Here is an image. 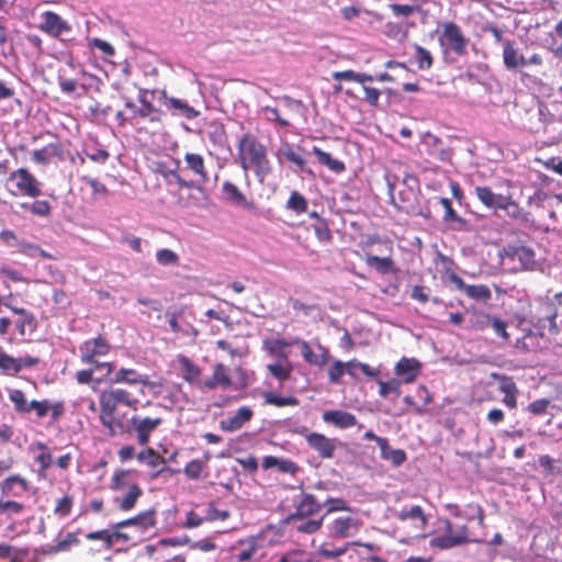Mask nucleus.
<instances>
[{"instance_id":"0eeeda50","label":"nucleus","mask_w":562,"mask_h":562,"mask_svg":"<svg viewBox=\"0 0 562 562\" xmlns=\"http://www.w3.org/2000/svg\"><path fill=\"white\" fill-rule=\"evenodd\" d=\"M117 404H124L135 408L138 404V400L133 398L131 393L123 389H113L101 394L100 409L105 412V418L115 413Z\"/></svg>"},{"instance_id":"412c9836","label":"nucleus","mask_w":562,"mask_h":562,"mask_svg":"<svg viewBox=\"0 0 562 562\" xmlns=\"http://www.w3.org/2000/svg\"><path fill=\"white\" fill-rule=\"evenodd\" d=\"M394 372L404 383H412L420 373V362L415 358L403 357L395 364Z\"/></svg>"},{"instance_id":"052dcab7","label":"nucleus","mask_w":562,"mask_h":562,"mask_svg":"<svg viewBox=\"0 0 562 562\" xmlns=\"http://www.w3.org/2000/svg\"><path fill=\"white\" fill-rule=\"evenodd\" d=\"M315 236L319 241L330 243L333 239L331 232L326 221H319L313 225Z\"/></svg>"},{"instance_id":"6e6d98bb","label":"nucleus","mask_w":562,"mask_h":562,"mask_svg":"<svg viewBox=\"0 0 562 562\" xmlns=\"http://www.w3.org/2000/svg\"><path fill=\"white\" fill-rule=\"evenodd\" d=\"M0 369L5 374H15L16 373L15 358L5 353L1 348H0Z\"/></svg>"},{"instance_id":"79ce46f5","label":"nucleus","mask_w":562,"mask_h":562,"mask_svg":"<svg viewBox=\"0 0 562 562\" xmlns=\"http://www.w3.org/2000/svg\"><path fill=\"white\" fill-rule=\"evenodd\" d=\"M15 327L16 330L21 336H24L26 333V329H29L30 334L35 331L37 327L36 319L34 315L31 312H26L23 315L19 316V318L15 321Z\"/></svg>"},{"instance_id":"72a5a7b5","label":"nucleus","mask_w":562,"mask_h":562,"mask_svg":"<svg viewBox=\"0 0 562 562\" xmlns=\"http://www.w3.org/2000/svg\"><path fill=\"white\" fill-rule=\"evenodd\" d=\"M104 413V411L100 409V420L101 424L109 429L111 436L123 435L126 431H131V426L128 428H125L122 420L114 418V414H111L109 415V417L105 418Z\"/></svg>"},{"instance_id":"5701e85b","label":"nucleus","mask_w":562,"mask_h":562,"mask_svg":"<svg viewBox=\"0 0 562 562\" xmlns=\"http://www.w3.org/2000/svg\"><path fill=\"white\" fill-rule=\"evenodd\" d=\"M203 386L207 390H228L232 386L228 369L223 363L214 364L213 374L203 382Z\"/></svg>"},{"instance_id":"a18cd8bd","label":"nucleus","mask_w":562,"mask_h":562,"mask_svg":"<svg viewBox=\"0 0 562 562\" xmlns=\"http://www.w3.org/2000/svg\"><path fill=\"white\" fill-rule=\"evenodd\" d=\"M379 384V395L381 397H387L389 394L394 393L396 396L401 394V380L391 379L390 381L376 380Z\"/></svg>"},{"instance_id":"e433bc0d","label":"nucleus","mask_w":562,"mask_h":562,"mask_svg":"<svg viewBox=\"0 0 562 562\" xmlns=\"http://www.w3.org/2000/svg\"><path fill=\"white\" fill-rule=\"evenodd\" d=\"M381 458L390 461L394 467L402 465L406 460V452L402 449H393L390 447L389 441L385 442V449L381 448Z\"/></svg>"},{"instance_id":"cd10ccee","label":"nucleus","mask_w":562,"mask_h":562,"mask_svg":"<svg viewBox=\"0 0 562 562\" xmlns=\"http://www.w3.org/2000/svg\"><path fill=\"white\" fill-rule=\"evenodd\" d=\"M262 468L265 470L277 468L279 472L290 473L292 475L296 474V472L300 470L299 465L295 462L289 459H281L274 456H266L262 460Z\"/></svg>"},{"instance_id":"09e8293b","label":"nucleus","mask_w":562,"mask_h":562,"mask_svg":"<svg viewBox=\"0 0 562 562\" xmlns=\"http://www.w3.org/2000/svg\"><path fill=\"white\" fill-rule=\"evenodd\" d=\"M286 207L297 214L307 210V200L297 191H293L286 202Z\"/></svg>"},{"instance_id":"13d9d810","label":"nucleus","mask_w":562,"mask_h":562,"mask_svg":"<svg viewBox=\"0 0 562 562\" xmlns=\"http://www.w3.org/2000/svg\"><path fill=\"white\" fill-rule=\"evenodd\" d=\"M270 374L280 382L286 381L290 378L291 369L282 366L281 363H269L267 366Z\"/></svg>"},{"instance_id":"c03bdc74","label":"nucleus","mask_w":562,"mask_h":562,"mask_svg":"<svg viewBox=\"0 0 562 562\" xmlns=\"http://www.w3.org/2000/svg\"><path fill=\"white\" fill-rule=\"evenodd\" d=\"M265 402L270 405H274L278 407L283 406H296L299 405V400L294 396H280L272 392H266L263 394Z\"/></svg>"},{"instance_id":"bb28decb","label":"nucleus","mask_w":562,"mask_h":562,"mask_svg":"<svg viewBox=\"0 0 562 562\" xmlns=\"http://www.w3.org/2000/svg\"><path fill=\"white\" fill-rule=\"evenodd\" d=\"M474 191L481 203L494 211L499 210L506 198V195L494 193L490 187H475Z\"/></svg>"},{"instance_id":"f03ea898","label":"nucleus","mask_w":562,"mask_h":562,"mask_svg":"<svg viewBox=\"0 0 562 562\" xmlns=\"http://www.w3.org/2000/svg\"><path fill=\"white\" fill-rule=\"evenodd\" d=\"M503 252L504 260L512 262L515 271H536L540 267L536 252L531 247L509 244L504 247Z\"/></svg>"},{"instance_id":"393cba45","label":"nucleus","mask_w":562,"mask_h":562,"mask_svg":"<svg viewBox=\"0 0 562 562\" xmlns=\"http://www.w3.org/2000/svg\"><path fill=\"white\" fill-rule=\"evenodd\" d=\"M323 420L340 429H347L357 425V418L353 414L339 409L324 412Z\"/></svg>"},{"instance_id":"3c124183","label":"nucleus","mask_w":562,"mask_h":562,"mask_svg":"<svg viewBox=\"0 0 562 562\" xmlns=\"http://www.w3.org/2000/svg\"><path fill=\"white\" fill-rule=\"evenodd\" d=\"M499 210L505 211L506 215L512 220H518L522 216L524 210L509 195H506Z\"/></svg>"},{"instance_id":"bf43d9fd","label":"nucleus","mask_w":562,"mask_h":562,"mask_svg":"<svg viewBox=\"0 0 562 562\" xmlns=\"http://www.w3.org/2000/svg\"><path fill=\"white\" fill-rule=\"evenodd\" d=\"M229 517L228 510H220L215 507L214 503H210L204 510V518L206 521L225 520Z\"/></svg>"},{"instance_id":"338daca9","label":"nucleus","mask_w":562,"mask_h":562,"mask_svg":"<svg viewBox=\"0 0 562 562\" xmlns=\"http://www.w3.org/2000/svg\"><path fill=\"white\" fill-rule=\"evenodd\" d=\"M29 207L33 214L38 216H48L52 211L50 204L45 200H36Z\"/></svg>"},{"instance_id":"f704fd0d","label":"nucleus","mask_w":562,"mask_h":562,"mask_svg":"<svg viewBox=\"0 0 562 562\" xmlns=\"http://www.w3.org/2000/svg\"><path fill=\"white\" fill-rule=\"evenodd\" d=\"M324 518L325 515H322L318 518H306L296 522H291L290 525H293L295 530L299 532L312 535L321 529Z\"/></svg>"},{"instance_id":"c85d7f7f","label":"nucleus","mask_w":562,"mask_h":562,"mask_svg":"<svg viewBox=\"0 0 562 562\" xmlns=\"http://www.w3.org/2000/svg\"><path fill=\"white\" fill-rule=\"evenodd\" d=\"M281 156L289 162H292L295 168L294 172H305L313 175V171L307 167V161L289 144L280 150Z\"/></svg>"},{"instance_id":"9d476101","label":"nucleus","mask_w":562,"mask_h":562,"mask_svg":"<svg viewBox=\"0 0 562 562\" xmlns=\"http://www.w3.org/2000/svg\"><path fill=\"white\" fill-rule=\"evenodd\" d=\"M186 167L182 171H190L196 179H192V182H196L199 188H194L201 193H204V187L210 182L209 173L205 170L204 159L199 154L187 153L184 155Z\"/></svg>"},{"instance_id":"8fccbe9b","label":"nucleus","mask_w":562,"mask_h":562,"mask_svg":"<svg viewBox=\"0 0 562 562\" xmlns=\"http://www.w3.org/2000/svg\"><path fill=\"white\" fill-rule=\"evenodd\" d=\"M156 261L162 267L178 266L179 256L171 249L162 248L156 252Z\"/></svg>"},{"instance_id":"ddd939ff","label":"nucleus","mask_w":562,"mask_h":562,"mask_svg":"<svg viewBox=\"0 0 562 562\" xmlns=\"http://www.w3.org/2000/svg\"><path fill=\"white\" fill-rule=\"evenodd\" d=\"M131 431L136 434L137 441L140 446H146L149 441L150 434L162 423L161 418H140L133 416L130 419Z\"/></svg>"},{"instance_id":"20e7f679","label":"nucleus","mask_w":562,"mask_h":562,"mask_svg":"<svg viewBox=\"0 0 562 562\" xmlns=\"http://www.w3.org/2000/svg\"><path fill=\"white\" fill-rule=\"evenodd\" d=\"M439 42L445 52L452 50L459 56L467 54L468 40L461 29L453 22L443 24V31Z\"/></svg>"},{"instance_id":"ea45409f","label":"nucleus","mask_w":562,"mask_h":562,"mask_svg":"<svg viewBox=\"0 0 562 562\" xmlns=\"http://www.w3.org/2000/svg\"><path fill=\"white\" fill-rule=\"evenodd\" d=\"M397 518L403 521L408 519H418L420 520L423 527H425L427 524V517L425 516L424 510L419 505H414L409 508H402L397 514Z\"/></svg>"},{"instance_id":"7ed1b4c3","label":"nucleus","mask_w":562,"mask_h":562,"mask_svg":"<svg viewBox=\"0 0 562 562\" xmlns=\"http://www.w3.org/2000/svg\"><path fill=\"white\" fill-rule=\"evenodd\" d=\"M468 533L469 528L465 525L460 526L458 530L453 532L451 521L446 520L445 533L430 539L429 546L440 550H449L470 542L471 540Z\"/></svg>"},{"instance_id":"423d86ee","label":"nucleus","mask_w":562,"mask_h":562,"mask_svg":"<svg viewBox=\"0 0 562 562\" xmlns=\"http://www.w3.org/2000/svg\"><path fill=\"white\" fill-rule=\"evenodd\" d=\"M38 29L49 36L58 40H66L71 34V25L59 14L53 11H45L42 14V22Z\"/></svg>"},{"instance_id":"5fc2aeb1","label":"nucleus","mask_w":562,"mask_h":562,"mask_svg":"<svg viewBox=\"0 0 562 562\" xmlns=\"http://www.w3.org/2000/svg\"><path fill=\"white\" fill-rule=\"evenodd\" d=\"M137 460L143 462L147 461L148 465L151 468L158 467L160 463L165 462V459L158 456L154 449L148 448L147 450H143L137 454Z\"/></svg>"},{"instance_id":"58836bf2","label":"nucleus","mask_w":562,"mask_h":562,"mask_svg":"<svg viewBox=\"0 0 562 562\" xmlns=\"http://www.w3.org/2000/svg\"><path fill=\"white\" fill-rule=\"evenodd\" d=\"M16 484L21 486V492L26 491V488H27L26 481L19 475H11L8 479H5L1 484L2 494L7 495V496L19 495V493H16L14 491V485H16Z\"/></svg>"},{"instance_id":"4d7b16f0","label":"nucleus","mask_w":562,"mask_h":562,"mask_svg":"<svg viewBox=\"0 0 562 562\" xmlns=\"http://www.w3.org/2000/svg\"><path fill=\"white\" fill-rule=\"evenodd\" d=\"M204 469V463L201 460L194 459L187 463L184 467V474L190 480H198Z\"/></svg>"},{"instance_id":"473e14b6","label":"nucleus","mask_w":562,"mask_h":562,"mask_svg":"<svg viewBox=\"0 0 562 562\" xmlns=\"http://www.w3.org/2000/svg\"><path fill=\"white\" fill-rule=\"evenodd\" d=\"M481 324L482 326L491 327L494 330V333L497 336L502 337L503 339L507 340L509 338V335L506 331L507 323L502 321L501 318L494 315L484 314L482 316Z\"/></svg>"},{"instance_id":"6e6552de","label":"nucleus","mask_w":562,"mask_h":562,"mask_svg":"<svg viewBox=\"0 0 562 562\" xmlns=\"http://www.w3.org/2000/svg\"><path fill=\"white\" fill-rule=\"evenodd\" d=\"M149 93L154 95L155 91H148L147 89L139 90L137 99L142 104L140 108L136 106L132 101H127L125 106L133 112L134 116L147 119L153 124H159L161 122L162 112L155 108L148 100L147 95Z\"/></svg>"},{"instance_id":"39448f33","label":"nucleus","mask_w":562,"mask_h":562,"mask_svg":"<svg viewBox=\"0 0 562 562\" xmlns=\"http://www.w3.org/2000/svg\"><path fill=\"white\" fill-rule=\"evenodd\" d=\"M322 508L323 504L313 494L302 493L294 506V512L286 517L285 522L291 524L306 518H315Z\"/></svg>"},{"instance_id":"a878e982","label":"nucleus","mask_w":562,"mask_h":562,"mask_svg":"<svg viewBox=\"0 0 562 562\" xmlns=\"http://www.w3.org/2000/svg\"><path fill=\"white\" fill-rule=\"evenodd\" d=\"M293 344L301 347V355L304 358V360L306 362H308L310 364L316 366V367H323L328 361V350L325 347L318 345V349H319L321 353L316 355L313 352L310 345L305 340L295 338L293 340Z\"/></svg>"},{"instance_id":"49530a36","label":"nucleus","mask_w":562,"mask_h":562,"mask_svg":"<svg viewBox=\"0 0 562 562\" xmlns=\"http://www.w3.org/2000/svg\"><path fill=\"white\" fill-rule=\"evenodd\" d=\"M93 367V373H99L97 378H94V381L100 384L102 382H109V378L112 376L111 373L113 371V363L111 362H99L95 359V362H92Z\"/></svg>"},{"instance_id":"69168bd1","label":"nucleus","mask_w":562,"mask_h":562,"mask_svg":"<svg viewBox=\"0 0 562 562\" xmlns=\"http://www.w3.org/2000/svg\"><path fill=\"white\" fill-rule=\"evenodd\" d=\"M38 448L42 450L41 453L36 457V461L41 465V472H45L52 465V454L48 451L47 447L43 443H38Z\"/></svg>"},{"instance_id":"de8ad7c7","label":"nucleus","mask_w":562,"mask_h":562,"mask_svg":"<svg viewBox=\"0 0 562 562\" xmlns=\"http://www.w3.org/2000/svg\"><path fill=\"white\" fill-rule=\"evenodd\" d=\"M347 373L351 376H356L355 369H360L361 372L368 378H375L380 373L379 369H374L367 363L359 362L358 360H351L346 363Z\"/></svg>"},{"instance_id":"2f4dec72","label":"nucleus","mask_w":562,"mask_h":562,"mask_svg":"<svg viewBox=\"0 0 562 562\" xmlns=\"http://www.w3.org/2000/svg\"><path fill=\"white\" fill-rule=\"evenodd\" d=\"M313 154L316 156L318 162L321 165L326 166L329 170H331L336 173H340V172L345 171L346 167L342 161L334 159L330 156V154L322 150L321 148L314 146Z\"/></svg>"},{"instance_id":"c9c22d12","label":"nucleus","mask_w":562,"mask_h":562,"mask_svg":"<svg viewBox=\"0 0 562 562\" xmlns=\"http://www.w3.org/2000/svg\"><path fill=\"white\" fill-rule=\"evenodd\" d=\"M179 363L183 379L189 383H195L201 374V369L186 356H179Z\"/></svg>"},{"instance_id":"e2e57ef3","label":"nucleus","mask_w":562,"mask_h":562,"mask_svg":"<svg viewBox=\"0 0 562 562\" xmlns=\"http://www.w3.org/2000/svg\"><path fill=\"white\" fill-rule=\"evenodd\" d=\"M23 504L14 501H0V514L12 516L18 515L23 509Z\"/></svg>"},{"instance_id":"4468645a","label":"nucleus","mask_w":562,"mask_h":562,"mask_svg":"<svg viewBox=\"0 0 562 562\" xmlns=\"http://www.w3.org/2000/svg\"><path fill=\"white\" fill-rule=\"evenodd\" d=\"M80 359L83 363L95 362V359L101 356H105L110 346L104 338L101 336L85 341L80 348Z\"/></svg>"},{"instance_id":"aec40b11","label":"nucleus","mask_w":562,"mask_h":562,"mask_svg":"<svg viewBox=\"0 0 562 562\" xmlns=\"http://www.w3.org/2000/svg\"><path fill=\"white\" fill-rule=\"evenodd\" d=\"M254 416V412L248 406L239 407L233 415L223 418L220 427L224 431L233 432L240 429Z\"/></svg>"},{"instance_id":"774afa93","label":"nucleus","mask_w":562,"mask_h":562,"mask_svg":"<svg viewBox=\"0 0 562 562\" xmlns=\"http://www.w3.org/2000/svg\"><path fill=\"white\" fill-rule=\"evenodd\" d=\"M345 368L347 369L346 364L341 361L337 360L333 363V366L328 370V379L333 383L339 382L340 378L345 373Z\"/></svg>"},{"instance_id":"2eb2a0df","label":"nucleus","mask_w":562,"mask_h":562,"mask_svg":"<svg viewBox=\"0 0 562 562\" xmlns=\"http://www.w3.org/2000/svg\"><path fill=\"white\" fill-rule=\"evenodd\" d=\"M307 445L315 450L322 459L334 458L337 439H330L318 432H310L305 436Z\"/></svg>"},{"instance_id":"4c0bfd02","label":"nucleus","mask_w":562,"mask_h":562,"mask_svg":"<svg viewBox=\"0 0 562 562\" xmlns=\"http://www.w3.org/2000/svg\"><path fill=\"white\" fill-rule=\"evenodd\" d=\"M366 262L369 267L374 268L380 273H387L393 267V260L391 257L367 255Z\"/></svg>"},{"instance_id":"864d4df0","label":"nucleus","mask_w":562,"mask_h":562,"mask_svg":"<svg viewBox=\"0 0 562 562\" xmlns=\"http://www.w3.org/2000/svg\"><path fill=\"white\" fill-rule=\"evenodd\" d=\"M494 378L498 381L499 392L506 394L518 393V389L513 378L505 374H494Z\"/></svg>"},{"instance_id":"b1692460","label":"nucleus","mask_w":562,"mask_h":562,"mask_svg":"<svg viewBox=\"0 0 562 562\" xmlns=\"http://www.w3.org/2000/svg\"><path fill=\"white\" fill-rule=\"evenodd\" d=\"M503 63L507 70H516L526 67V57L515 47L510 40L504 42Z\"/></svg>"},{"instance_id":"c756f323","label":"nucleus","mask_w":562,"mask_h":562,"mask_svg":"<svg viewBox=\"0 0 562 562\" xmlns=\"http://www.w3.org/2000/svg\"><path fill=\"white\" fill-rule=\"evenodd\" d=\"M142 495V488L137 484H132L128 492L123 497L114 498V503L122 512H130L135 507Z\"/></svg>"},{"instance_id":"6ab92c4d","label":"nucleus","mask_w":562,"mask_h":562,"mask_svg":"<svg viewBox=\"0 0 562 562\" xmlns=\"http://www.w3.org/2000/svg\"><path fill=\"white\" fill-rule=\"evenodd\" d=\"M110 384L126 383L130 385L143 384L146 386H154V383L148 380L146 374H140L135 369L121 368L112 376L109 378Z\"/></svg>"},{"instance_id":"4be33fe9","label":"nucleus","mask_w":562,"mask_h":562,"mask_svg":"<svg viewBox=\"0 0 562 562\" xmlns=\"http://www.w3.org/2000/svg\"><path fill=\"white\" fill-rule=\"evenodd\" d=\"M222 199L234 206L251 209L252 203L249 202L246 195L231 181H224L222 186Z\"/></svg>"},{"instance_id":"f257e3e1","label":"nucleus","mask_w":562,"mask_h":562,"mask_svg":"<svg viewBox=\"0 0 562 562\" xmlns=\"http://www.w3.org/2000/svg\"><path fill=\"white\" fill-rule=\"evenodd\" d=\"M238 157L240 167L245 170H252L259 182L271 173V165L267 157L266 147L250 134H245L238 143Z\"/></svg>"},{"instance_id":"1a4fd4ad","label":"nucleus","mask_w":562,"mask_h":562,"mask_svg":"<svg viewBox=\"0 0 562 562\" xmlns=\"http://www.w3.org/2000/svg\"><path fill=\"white\" fill-rule=\"evenodd\" d=\"M158 100L173 116L193 120L200 114V112L191 106L187 101L169 97L165 90L159 91Z\"/></svg>"},{"instance_id":"a19ab883","label":"nucleus","mask_w":562,"mask_h":562,"mask_svg":"<svg viewBox=\"0 0 562 562\" xmlns=\"http://www.w3.org/2000/svg\"><path fill=\"white\" fill-rule=\"evenodd\" d=\"M207 134H209L210 140L214 145L220 146V147H223L226 145L227 137H226V132H225V127L223 124L217 123V122L211 123L209 126Z\"/></svg>"},{"instance_id":"f3484780","label":"nucleus","mask_w":562,"mask_h":562,"mask_svg":"<svg viewBox=\"0 0 562 562\" xmlns=\"http://www.w3.org/2000/svg\"><path fill=\"white\" fill-rule=\"evenodd\" d=\"M359 529L358 520L352 517H338L328 525L330 538L344 539L353 536Z\"/></svg>"},{"instance_id":"0e129e2a","label":"nucleus","mask_w":562,"mask_h":562,"mask_svg":"<svg viewBox=\"0 0 562 562\" xmlns=\"http://www.w3.org/2000/svg\"><path fill=\"white\" fill-rule=\"evenodd\" d=\"M85 153L89 159L98 164H105L110 157L108 150L99 147H92L90 149H87Z\"/></svg>"},{"instance_id":"f8f14e48","label":"nucleus","mask_w":562,"mask_h":562,"mask_svg":"<svg viewBox=\"0 0 562 562\" xmlns=\"http://www.w3.org/2000/svg\"><path fill=\"white\" fill-rule=\"evenodd\" d=\"M449 280L457 290L463 292L468 297L479 301L487 302L492 297L491 289L485 284H467L463 279L454 273L449 277Z\"/></svg>"},{"instance_id":"7c9ffc66","label":"nucleus","mask_w":562,"mask_h":562,"mask_svg":"<svg viewBox=\"0 0 562 562\" xmlns=\"http://www.w3.org/2000/svg\"><path fill=\"white\" fill-rule=\"evenodd\" d=\"M543 316L538 319V327L541 329L548 328L551 333L558 331L555 323L557 311L553 304L544 303L542 305Z\"/></svg>"},{"instance_id":"9b49d317","label":"nucleus","mask_w":562,"mask_h":562,"mask_svg":"<svg viewBox=\"0 0 562 562\" xmlns=\"http://www.w3.org/2000/svg\"><path fill=\"white\" fill-rule=\"evenodd\" d=\"M9 180L15 181L20 194L36 198L41 195V189L36 178L25 168H20L10 173Z\"/></svg>"},{"instance_id":"dca6fc26","label":"nucleus","mask_w":562,"mask_h":562,"mask_svg":"<svg viewBox=\"0 0 562 562\" xmlns=\"http://www.w3.org/2000/svg\"><path fill=\"white\" fill-rule=\"evenodd\" d=\"M438 202L445 209L442 221L448 224L449 228L456 232H472L473 226L471 223L459 216L452 207V203L448 198H438Z\"/></svg>"},{"instance_id":"37998d69","label":"nucleus","mask_w":562,"mask_h":562,"mask_svg":"<svg viewBox=\"0 0 562 562\" xmlns=\"http://www.w3.org/2000/svg\"><path fill=\"white\" fill-rule=\"evenodd\" d=\"M8 395L18 413H30V402L26 401L25 395L21 390L10 389L8 390Z\"/></svg>"},{"instance_id":"680f3d73","label":"nucleus","mask_w":562,"mask_h":562,"mask_svg":"<svg viewBox=\"0 0 562 562\" xmlns=\"http://www.w3.org/2000/svg\"><path fill=\"white\" fill-rule=\"evenodd\" d=\"M326 506L327 510L324 514L325 516L327 514L334 513V512H340V510H349L348 504L342 498H333L328 497L324 504L323 507Z\"/></svg>"},{"instance_id":"603ef678","label":"nucleus","mask_w":562,"mask_h":562,"mask_svg":"<svg viewBox=\"0 0 562 562\" xmlns=\"http://www.w3.org/2000/svg\"><path fill=\"white\" fill-rule=\"evenodd\" d=\"M415 52H416V60L418 64V68L420 70H426L431 68L434 59L429 50L426 48L415 45Z\"/></svg>"},{"instance_id":"a211bd4d","label":"nucleus","mask_w":562,"mask_h":562,"mask_svg":"<svg viewBox=\"0 0 562 562\" xmlns=\"http://www.w3.org/2000/svg\"><path fill=\"white\" fill-rule=\"evenodd\" d=\"M156 525V510L148 509L139 513L135 517L119 521L112 525L113 529H122L126 527H136L140 531H146Z\"/></svg>"}]
</instances>
